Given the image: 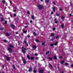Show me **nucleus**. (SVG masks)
<instances>
[{"mask_svg":"<svg viewBox=\"0 0 73 73\" xmlns=\"http://www.w3.org/2000/svg\"><path fill=\"white\" fill-rule=\"evenodd\" d=\"M37 6L38 7V8L39 10H41L43 8H44V6L42 5H40V4H38Z\"/></svg>","mask_w":73,"mask_h":73,"instance_id":"f257e3e1","label":"nucleus"},{"mask_svg":"<svg viewBox=\"0 0 73 73\" xmlns=\"http://www.w3.org/2000/svg\"><path fill=\"white\" fill-rule=\"evenodd\" d=\"M24 50H27V49H26V48H24V49H22V52H23V53H24V54L26 53V51H25Z\"/></svg>","mask_w":73,"mask_h":73,"instance_id":"f03ea898","label":"nucleus"},{"mask_svg":"<svg viewBox=\"0 0 73 73\" xmlns=\"http://www.w3.org/2000/svg\"><path fill=\"white\" fill-rule=\"evenodd\" d=\"M22 31L23 32V33L26 34L27 33V31L25 30V29H23Z\"/></svg>","mask_w":73,"mask_h":73,"instance_id":"7ed1b4c3","label":"nucleus"},{"mask_svg":"<svg viewBox=\"0 0 73 73\" xmlns=\"http://www.w3.org/2000/svg\"><path fill=\"white\" fill-rule=\"evenodd\" d=\"M24 42H25V44H26V45H25V46H28V43H27V40H24Z\"/></svg>","mask_w":73,"mask_h":73,"instance_id":"20e7f679","label":"nucleus"},{"mask_svg":"<svg viewBox=\"0 0 73 73\" xmlns=\"http://www.w3.org/2000/svg\"><path fill=\"white\" fill-rule=\"evenodd\" d=\"M39 72V73H44V70H40Z\"/></svg>","mask_w":73,"mask_h":73,"instance_id":"39448f33","label":"nucleus"},{"mask_svg":"<svg viewBox=\"0 0 73 73\" xmlns=\"http://www.w3.org/2000/svg\"><path fill=\"white\" fill-rule=\"evenodd\" d=\"M10 57H6V59L7 61H9L10 60Z\"/></svg>","mask_w":73,"mask_h":73,"instance_id":"423d86ee","label":"nucleus"},{"mask_svg":"<svg viewBox=\"0 0 73 73\" xmlns=\"http://www.w3.org/2000/svg\"><path fill=\"white\" fill-rule=\"evenodd\" d=\"M11 27L13 29L15 28V25H11Z\"/></svg>","mask_w":73,"mask_h":73,"instance_id":"0eeeda50","label":"nucleus"},{"mask_svg":"<svg viewBox=\"0 0 73 73\" xmlns=\"http://www.w3.org/2000/svg\"><path fill=\"white\" fill-rule=\"evenodd\" d=\"M23 63L25 64H27V62H26V61H25V60H24V59H23Z\"/></svg>","mask_w":73,"mask_h":73,"instance_id":"6e6552de","label":"nucleus"},{"mask_svg":"<svg viewBox=\"0 0 73 73\" xmlns=\"http://www.w3.org/2000/svg\"><path fill=\"white\" fill-rule=\"evenodd\" d=\"M32 48L33 49H36L37 47H36V46L34 45L33 46Z\"/></svg>","mask_w":73,"mask_h":73,"instance_id":"1a4fd4ad","label":"nucleus"},{"mask_svg":"<svg viewBox=\"0 0 73 73\" xmlns=\"http://www.w3.org/2000/svg\"><path fill=\"white\" fill-rule=\"evenodd\" d=\"M8 50L11 53L12 52V49L11 48H8Z\"/></svg>","mask_w":73,"mask_h":73,"instance_id":"9d476101","label":"nucleus"},{"mask_svg":"<svg viewBox=\"0 0 73 73\" xmlns=\"http://www.w3.org/2000/svg\"><path fill=\"white\" fill-rule=\"evenodd\" d=\"M49 1H50V0H45V2L46 3H49Z\"/></svg>","mask_w":73,"mask_h":73,"instance_id":"9b49d317","label":"nucleus"},{"mask_svg":"<svg viewBox=\"0 0 73 73\" xmlns=\"http://www.w3.org/2000/svg\"><path fill=\"white\" fill-rule=\"evenodd\" d=\"M49 67L50 68H52V64H51L50 63H49Z\"/></svg>","mask_w":73,"mask_h":73,"instance_id":"f8f14e48","label":"nucleus"},{"mask_svg":"<svg viewBox=\"0 0 73 73\" xmlns=\"http://www.w3.org/2000/svg\"><path fill=\"white\" fill-rule=\"evenodd\" d=\"M9 47L13 48V45H12L11 44H10L9 45Z\"/></svg>","mask_w":73,"mask_h":73,"instance_id":"ddd939ff","label":"nucleus"},{"mask_svg":"<svg viewBox=\"0 0 73 73\" xmlns=\"http://www.w3.org/2000/svg\"><path fill=\"white\" fill-rule=\"evenodd\" d=\"M32 68H29V72H32Z\"/></svg>","mask_w":73,"mask_h":73,"instance_id":"4468645a","label":"nucleus"},{"mask_svg":"<svg viewBox=\"0 0 73 73\" xmlns=\"http://www.w3.org/2000/svg\"><path fill=\"white\" fill-rule=\"evenodd\" d=\"M27 57L28 58V60H31V59L30 58V56H29V55H27Z\"/></svg>","mask_w":73,"mask_h":73,"instance_id":"2eb2a0df","label":"nucleus"},{"mask_svg":"<svg viewBox=\"0 0 73 73\" xmlns=\"http://www.w3.org/2000/svg\"><path fill=\"white\" fill-rule=\"evenodd\" d=\"M56 7H54V8L53 9V11L54 12H55V9H56Z\"/></svg>","mask_w":73,"mask_h":73,"instance_id":"dca6fc26","label":"nucleus"},{"mask_svg":"<svg viewBox=\"0 0 73 73\" xmlns=\"http://www.w3.org/2000/svg\"><path fill=\"white\" fill-rule=\"evenodd\" d=\"M6 35H7V36H10V33H6Z\"/></svg>","mask_w":73,"mask_h":73,"instance_id":"f3484780","label":"nucleus"},{"mask_svg":"<svg viewBox=\"0 0 73 73\" xmlns=\"http://www.w3.org/2000/svg\"><path fill=\"white\" fill-rule=\"evenodd\" d=\"M35 17V16L34 15H32L31 17L33 19V20H35V18H34Z\"/></svg>","mask_w":73,"mask_h":73,"instance_id":"a211bd4d","label":"nucleus"},{"mask_svg":"<svg viewBox=\"0 0 73 73\" xmlns=\"http://www.w3.org/2000/svg\"><path fill=\"white\" fill-rule=\"evenodd\" d=\"M35 41H36V42H40V41H39V40L38 39H35Z\"/></svg>","mask_w":73,"mask_h":73,"instance_id":"6ab92c4d","label":"nucleus"},{"mask_svg":"<svg viewBox=\"0 0 73 73\" xmlns=\"http://www.w3.org/2000/svg\"><path fill=\"white\" fill-rule=\"evenodd\" d=\"M61 27L62 28H64V24H63L62 25H61Z\"/></svg>","mask_w":73,"mask_h":73,"instance_id":"aec40b11","label":"nucleus"},{"mask_svg":"<svg viewBox=\"0 0 73 73\" xmlns=\"http://www.w3.org/2000/svg\"><path fill=\"white\" fill-rule=\"evenodd\" d=\"M65 62L64 61V60H62L61 61V64H64V62Z\"/></svg>","mask_w":73,"mask_h":73,"instance_id":"412c9836","label":"nucleus"},{"mask_svg":"<svg viewBox=\"0 0 73 73\" xmlns=\"http://www.w3.org/2000/svg\"><path fill=\"white\" fill-rule=\"evenodd\" d=\"M1 19L2 21H4V19L3 18H1Z\"/></svg>","mask_w":73,"mask_h":73,"instance_id":"4be33fe9","label":"nucleus"},{"mask_svg":"<svg viewBox=\"0 0 73 73\" xmlns=\"http://www.w3.org/2000/svg\"><path fill=\"white\" fill-rule=\"evenodd\" d=\"M51 36H54V33H53L51 35Z\"/></svg>","mask_w":73,"mask_h":73,"instance_id":"5701e85b","label":"nucleus"},{"mask_svg":"<svg viewBox=\"0 0 73 73\" xmlns=\"http://www.w3.org/2000/svg\"><path fill=\"white\" fill-rule=\"evenodd\" d=\"M58 44V42H56L54 44V45H57V44Z\"/></svg>","mask_w":73,"mask_h":73,"instance_id":"b1692460","label":"nucleus"},{"mask_svg":"<svg viewBox=\"0 0 73 73\" xmlns=\"http://www.w3.org/2000/svg\"><path fill=\"white\" fill-rule=\"evenodd\" d=\"M61 19L62 20H64L65 19V17L63 16H62L61 17Z\"/></svg>","mask_w":73,"mask_h":73,"instance_id":"393cba45","label":"nucleus"},{"mask_svg":"<svg viewBox=\"0 0 73 73\" xmlns=\"http://www.w3.org/2000/svg\"><path fill=\"white\" fill-rule=\"evenodd\" d=\"M3 3V4H4L5 3V1L4 0H3L2 1Z\"/></svg>","mask_w":73,"mask_h":73,"instance_id":"a878e982","label":"nucleus"},{"mask_svg":"<svg viewBox=\"0 0 73 73\" xmlns=\"http://www.w3.org/2000/svg\"><path fill=\"white\" fill-rule=\"evenodd\" d=\"M27 14H28V15H30V12H29V11H27Z\"/></svg>","mask_w":73,"mask_h":73,"instance_id":"bb28decb","label":"nucleus"},{"mask_svg":"<svg viewBox=\"0 0 73 73\" xmlns=\"http://www.w3.org/2000/svg\"><path fill=\"white\" fill-rule=\"evenodd\" d=\"M54 60H56V59H57V58H56V56H54Z\"/></svg>","mask_w":73,"mask_h":73,"instance_id":"cd10ccee","label":"nucleus"},{"mask_svg":"<svg viewBox=\"0 0 73 73\" xmlns=\"http://www.w3.org/2000/svg\"><path fill=\"white\" fill-rule=\"evenodd\" d=\"M31 60H34V58L33 57H31Z\"/></svg>","mask_w":73,"mask_h":73,"instance_id":"c85d7f7f","label":"nucleus"},{"mask_svg":"<svg viewBox=\"0 0 73 73\" xmlns=\"http://www.w3.org/2000/svg\"><path fill=\"white\" fill-rule=\"evenodd\" d=\"M49 53H50V52H49V51H48L46 53V54H49Z\"/></svg>","mask_w":73,"mask_h":73,"instance_id":"c756f323","label":"nucleus"},{"mask_svg":"<svg viewBox=\"0 0 73 73\" xmlns=\"http://www.w3.org/2000/svg\"><path fill=\"white\" fill-rule=\"evenodd\" d=\"M3 29L4 28L0 27V29H1V30L2 31H3Z\"/></svg>","mask_w":73,"mask_h":73,"instance_id":"7c9ffc66","label":"nucleus"},{"mask_svg":"<svg viewBox=\"0 0 73 73\" xmlns=\"http://www.w3.org/2000/svg\"><path fill=\"white\" fill-rule=\"evenodd\" d=\"M33 34L35 36H36V33H35V32H34L33 33Z\"/></svg>","mask_w":73,"mask_h":73,"instance_id":"2f4dec72","label":"nucleus"},{"mask_svg":"<svg viewBox=\"0 0 73 73\" xmlns=\"http://www.w3.org/2000/svg\"><path fill=\"white\" fill-rule=\"evenodd\" d=\"M10 5L12 6V1H10Z\"/></svg>","mask_w":73,"mask_h":73,"instance_id":"473e14b6","label":"nucleus"},{"mask_svg":"<svg viewBox=\"0 0 73 73\" xmlns=\"http://www.w3.org/2000/svg\"><path fill=\"white\" fill-rule=\"evenodd\" d=\"M7 24V21H5V24Z\"/></svg>","mask_w":73,"mask_h":73,"instance_id":"72a5a7b5","label":"nucleus"},{"mask_svg":"<svg viewBox=\"0 0 73 73\" xmlns=\"http://www.w3.org/2000/svg\"><path fill=\"white\" fill-rule=\"evenodd\" d=\"M56 15L57 16H60V14L58 13H57Z\"/></svg>","mask_w":73,"mask_h":73,"instance_id":"f704fd0d","label":"nucleus"},{"mask_svg":"<svg viewBox=\"0 0 73 73\" xmlns=\"http://www.w3.org/2000/svg\"><path fill=\"white\" fill-rule=\"evenodd\" d=\"M36 70H35V69H34V73H36Z\"/></svg>","mask_w":73,"mask_h":73,"instance_id":"c9c22d12","label":"nucleus"},{"mask_svg":"<svg viewBox=\"0 0 73 73\" xmlns=\"http://www.w3.org/2000/svg\"><path fill=\"white\" fill-rule=\"evenodd\" d=\"M54 43L53 44H50V45H51V46H53V45H54Z\"/></svg>","mask_w":73,"mask_h":73,"instance_id":"e433bc0d","label":"nucleus"},{"mask_svg":"<svg viewBox=\"0 0 73 73\" xmlns=\"http://www.w3.org/2000/svg\"><path fill=\"white\" fill-rule=\"evenodd\" d=\"M13 69H15V66L14 65H13Z\"/></svg>","mask_w":73,"mask_h":73,"instance_id":"4c0bfd02","label":"nucleus"},{"mask_svg":"<svg viewBox=\"0 0 73 73\" xmlns=\"http://www.w3.org/2000/svg\"><path fill=\"white\" fill-rule=\"evenodd\" d=\"M49 60H52V58L49 57Z\"/></svg>","mask_w":73,"mask_h":73,"instance_id":"58836bf2","label":"nucleus"},{"mask_svg":"<svg viewBox=\"0 0 73 73\" xmlns=\"http://www.w3.org/2000/svg\"><path fill=\"white\" fill-rule=\"evenodd\" d=\"M45 44V42H44V43H42V45H44Z\"/></svg>","mask_w":73,"mask_h":73,"instance_id":"ea45409f","label":"nucleus"},{"mask_svg":"<svg viewBox=\"0 0 73 73\" xmlns=\"http://www.w3.org/2000/svg\"><path fill=\"white\" fill-rule=\"evenodd\" d=\"M65 65H69V64H68V63H65Z\"/></svg>","mask_w":73,"mask_h":73,"instance_id":"a19ab883","label":"nucleus"},{"mask_svg":"<svg viewBox=\"0 0 73 73\" xmlns=\"http://www.w3.org/2000/svg\"><path fill=\"white\" fill-rule=\"evenodd\" d=\"M55 29H56L55 28H53L52 29V30L53 31H54L55 30Z\"/></svg>","mask_w":73,"mask_h":73,"instance_id":"79ce46f5","label":"nucleus"},{"mask_svg":"<svg viewBox=\"0 0 73 73\" xmlns=\"http://www.w3.org/2000/svg\"><path fill=\"white\" fill-rule=\"evenodd\" d=\"M55 23L56 24H57L58 23V21H55Z\"/></svg>","mask_w":73,"mask_h":73,"instance_id":"37998d69","label":"nucleus"},{"mask_svg":"<svg viewBox=\"0 0 73 73\" xmlns=\"http://www.w3.org/2000/svg\"><path fill=\"white\" fill-rule=\"evenodd\" d=\"M35 56H38V54H35Z\"/></svg>","mask_w":73,"mask_h":73,"instance_id":"c03bdc74","label":"nucleus"},{"mask_svg":"<svg viewBox=\"0 0 73 73\" xmlns=\"http://www.w3.org/2000/svg\"><path fill=\"white\" fill-rule=\"evenodd\" d=\"M3 41H4V42H7L6 40H3Z\"/></svg>","mask_w":73,"mask_h":73,"instance_id":"a18cd8bd","label":"nucleus"},{"mask_svg":"<svg viewBox=\"0 0 73 73\" xmlns=\"http://www.w3.org/2000/svg\"><path fill=\"white\" fill-rule=\"evenodd\" d=\"M27 36L28 37H30V35H27Z\"/></svg>","mask_w":73,"mask_h":73,"instance_id":"49530a36","label":"nucleus"},{"mask_svg":"<svg viewBox=\"0 0 73 73\" xmlns=\"http://www.w3.org/2000/svg\"><path fill=\"white\" fill-rule=\"evenodd\" d=\"M18 32H15V34H16V35H17V34H18Z\"/></svg>","mask_w":73,"mask_h":73,"instance_id":"de8ad7c7","label":"nucleus"},{"mask_svg":"<svg viewBox=\"0 0 73 73\" xmlns=\"http://www.w3.org/2000/svg\"><path fill=\"white\" fill-rule=\"evenodd\" d=\"M54 38H52V41H53V40H54Z\"/></svg>","mask_w":73,"mask_h":73,"instance_id":"09e8293b","label":"nucleus"},{"mask_svg":"<svg viewBox=\"0 0 73 73\" xmlns=\"http://www.w3.org/2000/svg\"><path fill=\"white\" fill-rule=\"evenodd\" d=\"M59 38V36H58L56 37V38Z\"/></svg>","mask_w":73,"mask_h":73,"instance_id":"8fccbe9b","label":"nucleus"},{"mask_svg":"<svg viewBox=\"0 0 73 73\" xmlns=\"http://www.w3.org/2000/svg\"><path fill=\"white\" fill-rule=\"evenodd\" d=\"M14 16H15V17L16 16V14H14Z\"/></svg>","mask_w":73,"mask_h":73,"instance_id":"3c124183","label":"nucleus"},{"mask_svg":"<svg viewBox=\"0 0 73 73\" xmlns=\"http://www.w3.org/2000/svg\"><path fill=\"white\" fill-rule=\"evenodd\" d=\"M59 10H60V11H62V9H61V8H60Z\"/></svg>","mask_w":73,"mask_h":73,"instance_id":"603ef678","label":"nucleus"},{"mask_svg":"<svg viewBox=\"0 0 73 73\" xmlns=\"http://www.w3.org/2000/svg\"><path fill=\"white\" fill-rule=\"evenodd\" d=\"M25 27L26 28H28V26H25Z\"/></svg>","mask_w":73,"mask_h":73,"instance_id":"864d4df0","label":"nucleus"},{"mask_svg":"<svg viewBox=\"0 0 73 73\" xmlns=\"http://www.w3.org/2000/svg\"><path fill=\"white\" fill-rule=\"evenodd\" d=\"M10 17H12V15L11 14H10Z\"/></svg>","mask_w":73,"mask_h":73,"instance_id":"5fc2aeb1","label":"nucleus"},{"mask_svg":"<svg viewBox=\"0 0 73 73\" xmlns=\"http://www.w3.org/2000/svg\"><path fill=\"white\" fill-rule=\"evenodd\" d=\"M53 3H54V5H56V3H54V2H53Z\"/></svg>","mask_w":73,"mask_h":73,"instance_id":"6e6d98bb","label":"nucleus"},{"mask_svg":"<svg viewBox=\"0 0 73 73\" xmlns=\"http://www.w3.org/2000/svg\"><path fill=\"white\" fill-rule=\"evenodd\" d=\"M16 11H17V10H15L13 11V12H16Z\"/></svg>","mask_w":73,"mask_h":73,"instance_id":"4d7b16f0","label":"nucleus"},{"mask_svg":"<svg viewBox=\"0 0 73 73\" xmlns=\"http://www.w3.org/2000/svg\"><path fill=\"white\" fill-rule=\"evenodd\" d=\"M30 23H32V21H30Z\"/></svg>","mask_w":73,"mask_h":73,"instance_id":"13d9d810","label":"nucleus"},{"mask_svg":"<svg viewBox=\"0 0 73 73\" xmlns=\"http://www.w3.org/2000/svg\"><path fill=\"white\" fill-rule=\"evenodd\" d=\"M51 13L52 15H53V12H51Z\"/></svg>","mask_w":73,"mask_h":73,"instance_id":"bf43d9fd","label":"nucleus"},{"mask_svg":"<svg viewBox=\"0 0 73 73\" xmlns=\"http://www.w3.org/2000/svg\"><path fill=\"white\" fill-rule=\"evenodd\" d=\"M57 20V19H55L54 20V21H56Z\"/></svg>","mask_w":73,"mask_h":73,"instance_id":"052dcab7","label":"nucleus"},{"mask_svg":"<svg viewBox=\"0 0 73 73\" xmlns=\"http://www.w3.org/2000/svg\"><path fill=\"white\" fill-rule=\"evenodd\" d=\"M36 58V60H37V59H38V58H37V57H36V58Z\"/></svg>","mask_w":73,"mask_h":73,"instance_id":"680f3d73","label":"nucleus"},{"mask_svg":"<svg viewBox=\"0 0 73 73\" xmlns=\"http://www.w3.org/2000/svg\"><path fill=\"white\" fill-rule=\"evenodd\" d=\"M70 16H72V14H70Z\"/></svg>","mask_w":73,"mask_h":73,"instance_id":"e2e57ef3","label":"nucleus"},{"mask_svg":"<svg viewBox=\"0 0 73 73\" xmlns=\"http://www.w3.org/2000/svg\"><path fill=\"white\" fill-rule=\"evenodd\" d=\"M73 64H72L71 65V67H73Z\"/></svg>","mask_w":73,"mask_h":73,"instance_id":"0e129e2a","label":"nucleus"},{"mask_svg":"<svg viewBox=\"0 0 73 73\" xmlns=\"http://www.w3.org/2000/svg\"><path fill=\"white\" fill-rule=\"evenodd\" d=\"M8 5V3H6V5Z\"/></svg>","mask_w":73,"mask_h":73,"instance_id":"69168bd1","label":"nucleus"},{"mask_svg":"<svg viewBox=\"0 0 73 73\" xmlns=\"http://www.w3.org/2000/svg\"><path fill=\"white\" fill-rule=\"evenodd\" d=\"M41 1H43V0H40Z\"/></svg>","mask_w":73,"mask_h":73,"instance_id":"338daca9","label":"nucleus"},{"mask_svg":"<svg viewBox=\"0 0 73 73\" xmlns=\"http://www.w3.org/2000/svg\"><path fill=\"white\" fill-rule=\"evenodd\" d=\"M22 48H24V47L23 46H22Z\"/></svg>","mask_w":73,"mask_h":73,"instance_id":"774afa93","label":"nucleus"}]
</instances>
